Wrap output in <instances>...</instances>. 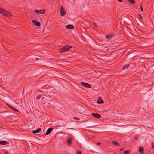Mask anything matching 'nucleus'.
<instances>
[{
    "mask_svg": "<svg viewBox=\"0 0 154 154\" xmlns=\"http://www.w3.org/2000/svg\"><path fill=\"white\" fill-rule=\"evenodd\" d=\"M0 13L5 16L10 17L12 16V13L5 9L0 8Z\"/></svg>",
    "mask_w": 154,
    "mask_h": 154,
    "instance_id": "nucleus-1",
    "label": "nucleus"
},
{
    "mask_svg": "<svg viewBox=\"0 0 154 154\" xmlns=\"http://www.w3.org/2000/svg\"><path fill=\"white\" fill-rule=\"evenodd\" d=\"M72 47V46L69 45L64 46L60 49L59 51L60 53L66 52L69 51Z\"/></svg>",
    "mask_w": 154,
    "mask_h": 154,
    "instance_id": "nucleus-2",
    "label": "nucleus"
},
{
    "mask_svg": "<svg viewBox=\"0 0 154 154\" xmlns=\"http://www.w3.org/2000/svg\"><path fill=\"white\" fill-rule=\"evenodd\" d=\"M34 11L38 14H43L45 13V9L41 10H35Z\"/></svg>",
    "mask_w": 154,
    "mask_h": 154,
    "instance_id": "nucleus-3",
    "label": "nucleus"
},
{
    "mask_svg": "<svg viewBox=\"0 0 154 154\" xmlns=\"http://www.w3.org/2000/svg\"><path fill=\"white\" fill-rule=\"evenodd\" d=\"M81 84L82 85L85 87L88 88H91V86L90 84L88 83L81 82Z\"/></svg>",
    "mask_w": 154,
    "mask_h": 154,
    "instance_id": "nucleus-4",
    "label": "nucleus"
},
{
    "mask_svg": "<svg viewBox=\"0 0 154 154\" xmlns=\"http://www.w3.org/2000/svg\"><path fill=\"white\" fill-rule=\"evenodd\" d=\"M60 11V14L62 16H64L66 13V11L64 10V9L63 8L62 6L61 7Z\"/></svg>",
    "mask_w": 154,
    "mask_h": 154,
    "instance_id": "nucleus-5",
    "label": "nucleus"
},
{
    "mask_svg": "<svg viewBox=\"0 0 154 154\" xmlns=\"http://www.w3.org/2000/svg\"><path fill=\"white\" fill-rule=\"evenodd\" d=\"M113 35V34L112 33H110L109 34L106 35L105 37L106 40H110L112 38Z\"/></svg>",
    "mask_w": 154,
    "mask_h": 154,
    "instance_id": "nucleus-6",
    "label": "nucleus"
},
{
    "mask_svg": "<svg viewBox=\"0 0 154 154\" xmlns=\"http://www.w3.org/2000/svg\"><path fill=\"white\" fill-rule=\"evenodd\" d=\"M92 116L98 119L100 118L101 117V116L100 114L95 113H92Z\"/></svg>",
    "mask_w": 154,
    "mask_h": 154,
    "instance_id": "nucleus-7",
    "label": "nucleus"
},
{
    "mask_svg": "<svg viewBox=\"0 0 154 154\" xmlns=\"http://www.w3.org/2000/svg\"><path fill=\"white\" fill-rule=\"evenodd\" d=\"M66 28L69 29H74V26L72 25H68L66 26Z\"/></svg>",
    "mask_w": 154,
    "mask_h": 154,
    "instance_id": "nucleus-8",
    "label": "nucleus"
},
{
    "mask_svg": "<svg viewBox=\"0 0 154 154\" xmlns=\"http://www.w3.org/2000/svg\"><path fill=\"white\" fill-rule=\"evenodd\" d=\"M32 22L34 24H35L37 26H39L41 25V24L39 22H38L37 21H36L35 20H32Z\"/></svg>",
    "mask_w": 154,
    "mask_h": 154,
    "instance_id": "nucleus-9",
    "label": "nucleus"
},
{
    "mask_svg": "<svg viewBox=\"0 0 154 154\" xmlns=\"http://www.w3.org/2000/svg\"><path fill=\"white\" fill-rule=\"evenodd\" d=\"M53 129V128H48L47 130V131L45 133V135H47L49 134L52 131Z\"/></svg>",
    "mask_w": 154,
    "mask_h": 154,
    "instance_id": "nucleus-10",
    "label": "nucleus"
},
{
    "mask_svg": "<svg viewBox=\"0 0 154 154\" xmlns=\"http://www.w3.org/2000/svg\"><path fill=\"white\" fill-rule=\"evenodd\" d=\"M9 144L8 142L5 141H0V144L2 145H6Z\"/></svg>",
    "mask_w": 154,
    "mask_h": 154,
    "instance_id": "nucleus-11",
    "label": "nucleus"
},
{
    "mask_svg": "<svg viewBox=\"0 0 154 154\" xmlns=\"http://www.w3.org/2000/svg\"><path fill=\"white\" fill-rule=\"evenodd\" d=\"M41 131V129L40 128L37 129L36 130H33L32 131V133L34 134H36L39 133Z\"/></svg>",
    "mask_w": 154,
    "mask_h": 154,
    "instance_id": "nucleus-12",
    "label": "nucleus"
},
{
    "mask_svg": "<svg viewBox=\"0 0 154 154\" xmlns=\"http://www.w3.org/2000/svg\"><path fill=\"white\" fill-rule=\"evenodd\" d=\"M103 100L100 97H99L98 99L97 103L99 104H100L103 103Z\"/></svg>",
    "mask_w": 154,
    "mask_h": 154,
    "instance_id": "nucleus-13",
    "label": "nucleus"
},
{
    "mask_svg": "<svg viewBox=\"0 0 154 154\" xmlns=\"http://www.w3.org/2000/svg\"><path fill=\"white\" fill-rule=\"evenodd\" d=\"M143 150L144 148L143 147H140L139 149V151L140 154H143Z\"/></svg>",
    "mask_w": 154,
    "mask_h": 154,
    "instance_id": "nucleus-14",
    "label": "nucleus"
},
{
    "mask_svg": "<svg viewBox=\"0 0 154 154\" xmlns=\"http://www.w3.org/2000/svg\"><path fill=\"white\" fill-rule=\"evenodd\" d=\"M72 143V139L70 137H69L67 140V143L68 145Z\"/></svg>",
    "mask_w": 154,
    "mask_h": 154,
    "instance_id": "nucleus-15",
    "label": "nucleus"
},
{
    "mask_svg": "<svg viewBox=\"0 0 154 154\" xmlns=\"http://www.w3.org/2000/svg\"><path fill=\"white\" fill-rule=\"evenodd\" d=\"M112 143L113 144V145H116L117 146H119L120 145L116 141H112Z\"/></svg>",
    "mask_w": 154,
    "mask_h": 154,
    "instance_id": "nucleus-16",
    "label": "nucleus"
},
{
    "mask_svg": "<svg viewBox=\"0 0 154 154\" xmlns=\"http://www.w3.org/2000/svg\"><path fill=\"white\" fill-rule=\"evenodd\" d=\"M129 66V64H127L126 65H125L122 68V69H125L128 67Z\"/></svg>",
    "mask_w": 154,
    "mask_h": 154,
    "instance_id": "nucleus-17",
    "label": "nucleus"
},
{
    "mask_svg": "<svg viewBox=\"0 0 154 154\" xmlns=\"http://www.w3.org/2000/svg\"><path fill=\"white\" fill-rule=\"evenodd\" d=\"M130 152V151L129 150H127L124 152V154H128Z\"/></svg>",
    "mask_w": 154,
    "mask_h": 154,
    "instance_id": "nucleus-18",
    "label": "nucleus"
},
{
    "mask_svg": "<svg viewBox=\"0 0 154 154\" xmlns=\"http://www.w3.org/2000/svg\"><path fill=\"white\" fill-rule=\"evenodd\" d=\"M76 154H81L82 152L80 150H77L76 151Z\"/></svg>",
    "mask_w": 154,
    "mask_h": 154,
    "instance_id": "nucleus-19",
    "label": "nucleus"
},
{
    "mask_svg": "<svg viewBox=\"0 0 154 154\" xmlns=\"http://www.w3.org/2000/svg\"><path fill=\"white\" fill-rule=\"evenodd\" d=\"M139 17H140L141 19H143V18L142 15L140 14H139Z\"/></svg>",
    "mask_w": 154,
    "mask_h": 154,
    "instance_id": "nucleus-20",
    "label": "nucleus"
},
{
    "mask_svg": "<svg viewBox=\"0 0 154 154\" xmlns=\"http://www.w3.org/2000/svg\"><path fill=\"white\" fill-rule=\"evenodd\" d=\"M41 97L40 95H38L36 97V99L37 100L39 99Z\"/></svg>",
    "mask_w": 154,
    "mask_h": 154,
    "instance_id": "nucleus-21",
    "label": "nucleus"
},
{
    "mask_svg": "<svg viewBox=\"0 0 154 154\" xmlns=\"http://www.w3.org/2000/svg\"><path fill=\"white\" fill-rule=\"evenodd\" d=\"M73 119L76 120H80V118L78 117H74Z\"/></svg>",
    "mask_w": 154,
    "mask_h": 154,
    "instance_id": "nucleus-22",
    "label": "nucleus"
},
{
    "mask_svg": "<svg viewBox=\"0 0 154 154\" xmlns=\"http://www.w3.org/2000/svg\"><path fill=\"white\" fill-rule=\"evenodd\" d=\"M11 109H12L13 110H14L15 112H17L18 111V110L16 109L15 108L13 107H12V108Z\"/></svg>",
    "mask_w": 154,
    "mask_h": 154,
    "instance_id": "nucleus-23",
    "label": "nucleus"
},
{
    "mask_svg": "<svg viewBox=\"0 0 154 154\" xmlns=\"http://www.w3.org/2000/svg\"><path fill=\"white\" fill-rule=\"evenodd\" d=\"M6 105L8 106L11 109L12 108V107L9 104H8L7 103Z\"/></svg>",
    "mask_w": 154,
    "mask_h": 154,
    "instance_id": "nucleus-24",
    "label": "nucleus"
},
{
    "mask_svg": "<svg viewBox=\"0 0 154 154\" xmlns=\"http://www.w3.org/2000/svg\"><path fill=\"white\" fill-rule=\"evenodd\" d=\"M151 145H152V147L153 148V149H154V143H151Z\"/></svg>",
    "mask_w": 154,
    "mask_h": 154,
    "instance_id": "nucleus-25",
    "label": "nucleus"
},
{
    "mask_svg": "<svg viewBox=\"0 0 154 154\" xmlns=\"http://www.w3.org/2000/svg\"><path fill=\"white\" fill-rule=\"evenodd\" d=\"M140 8L141 11H143V8H142V6L141 5H140Z\"/></svg>",
    "mask_w": 154,
    "mask_h": 154,
    "instance_id": "nucleus-26",
    "label": "nucleus"
},
{
    "mask_svg": "<svg viewBox=\"0 0 154 154\" xmlns=\"http://www.w3.org/2000/svg\"><path fill=\"white\" fill-rule=\"evenodd\" d=\"M124 149L123 148H122L120 149V151H123L124 150Z\"/></svg>",
    "mask_w": 154,
    "mask_h": 154,
    "instance_id": "nucleus-27",
    "label": "nucleus"
},
{
    "mask_svg": "<svg viewBox=\"0 0 154 154\" xmlns=\"http://www.w3.org/2000/svg\"><path fill=\"white\" fill-rule=\"evenodd\" d=\"M100 144H101V143L100 142H97V144L98 146H99Z\"/></svg>",
    "mask_w": 154,
    "mask_h": 154,
    "instance_id": "nucleus-28",
    "label": "nucleus"
},
{
    "mask_svg": "<svg viewBox=\"0 0 154 154\" xmlns=\"http://www.w3.org/2000/svg\"><path fill=\"white\" fill-rule=\"evenodd\" d=\"M119 2H122V0H117Z\"/></svg>",
    "mask_w": 154,
    "mask_h": 154,
    "instance_id": "nucleus-29",
    "label": "nucleus"
},
{
    "mask_svg": "<svg viewBox=\"0 0 154 154\" xmlns=\"http://www.w3.org/2000/svg\"><path fill=\"white\" fill-rule=\"evenodd\" d=\"M38 91H41V92H43V90H40V89H38Z\"/></svg>",
    "mask_w": 154,
    "mask_h": 154,
    "instance_id": "nucleus-30",
    "label": "nucleus"
},
{
    "mask_svg": "<svg viewBox=\"0 0 154 154\" xmlns=\"http://www.w3.org/2000/svg\"><path fill=\"white\" fill-rule=\"evenodd\" d=\"M44 88V87L41 88V89H43Z\"/></svg>",
    "mask_w": 154,
    "mask_h": 154,
    "instance_id": "nucleus-31",
    "label": "nucleus"
},
{
    "mask_svg": "<svg viewBox=\"0 0 154 154\" xmlns=\"http://www.w3.org/2000/svg\"><path fill=\"white\" fill-rule=\"evenodd\" d=\"M36 60H38V58H36Z\"/></svg>",
    "mask_w": 154,
    "mask_h": 154,
    "instance_id": "nucleus-32",
    "label": "nucleus"
},
{
    "mask_svg": "<svg viewBox=\"0 0 154 154\" xmlns=\"http://www.w3.org/2000/svg\"><path fill=\"white\" fill-rule=\"evenodd\" d=\"M135 139H137V137H136L135 138Z\"/></svg>",
    "mask_w": 154,
    "mask_h": 154,
    "instance_id": "nucleus-33",
    "label": "nucleus"
},
{
    "mask_svg": "<svg viewBox=\"0 0 154 154\" xmlns=\"http://www.w3.org/2000/svg\"><path fill=\"white\" fill-rule=\"evenodd\" d=\"M45 92H47V93L48 92V91H46Z\"/></svg>",
    "mask_w": 154,
    "mask_h": 154,
    "instance_id": "nucleus-34",
    "label": "nucleus"
},
{
    "mask_svg": "<svg viewBox=\"0 0 154 154\" xmlns=\"http://www.w3.org/2000/svg\"><path fill=\"white\" fill-rule=\"evenodd\" d=\"M46 88H48V87H47Z\"/></svg>",
    "mask_w": 154,
    "mask_h": 154,
    "instance_id": "nucleus-35",
    "label": "nucleus"
}]
</instances>
